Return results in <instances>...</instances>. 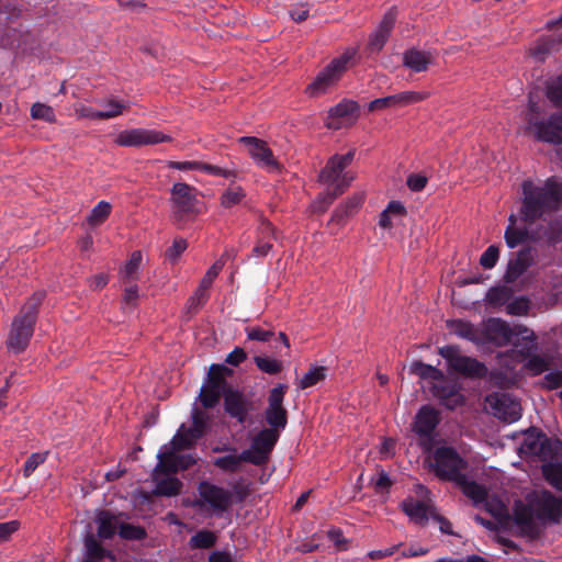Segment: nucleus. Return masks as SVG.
<instances>
[{"instance_id":"obj_1","label":"nucleus","mask_w":562,"mask_h":562,"mask_svg":"<svg viewBox=\"0 0 562 562\" xmlns=\"http://www.w3.org/2000/svg\"><path fill=\"white\" fill-rule=\"evenodd\" d=\"M562 516V501L548 491H540L528 497L527 503L517 502L514 521L520 532L537 538L546 522H558Z\"/></svg>"},{"instance_id":"obj_2","label":"nucleus","mask_w":562,"mask_h":562,"mask_svg":"<svg viewBox=\"0 0 562 562\" xmlns=\"http://www.w3.org/2000/svg\"><path fill=\"white\" fill-rule=\"evenodd\" d=\"M521 217L526 223H533L547 212L558 209L562 201V183L551 178L543 186H535L530 180L521 184Z\"/></svg>"},{"instance_id":"obj_3","label":"nucleus","mask_w":562,"mask_h":562,"mask_svg":"<svg viewBox=\"0 0 562 562\" xmlns=\"http://www.w3.org/2000/svg\"><path fill=\"white\" fill-rule=\"evenodd\" d=\"M521 453L538 457L542 464L546 480L557 490L562 491V442L548 439L544 435L528 436L520 446Z\"/></svg>"},{"instance_id":"obj_4","label":"nucleus","mask_w":562,"mask_h":562,"mask_svg":"<svg viewBox=\"0 0 562 562\" xmlns=\"http://www.w3.org/2000/svg\"><path fill=\"white\" fill-rule=\"evenodd\" d=\"M44 296L45 294L43 292L34 293L25 302L20 314L13 319L7 340L8 349L19 353L27 347L34 331L37 311Z\"/></svg>"},{"instance_id":"obj_5","label":"nucleus","mask_w":562,"mask_h":562,"mask_svg":"<svg viewBox=\"0 0 562 562\" xmlns=\"http://www.w3.org/2000/svg\"><path fill=\"white\" fill-rule=\"evenodd\" d=\"M355 150L344 155L331 156L318 175V181L326 187H335L345 191L355 180L356 175L347 170L355 159Z\"/></svg>"},{"instance_id":"obj_6","label":"nucleus","mask_w":562,"mask_h":562,"mask_svg":"<svg viewBox=\"0 0 562 562\" xmlns=\"http://www.w3.org/2000/svg\"><path fill=\"white\" fill-rule=\"evenodd\" d=\"M355 54V49H348L339 57L334 58L306 87V94L311 98H317L326 93L333 86L338 82L341 75L346 71L348 63L351 60Z\"/></svg>"},{"instance_id":"obj_7","label":"nucleus","mask_w":562,"mask_h":562,"mask_svg":"<svg viewBox=\"0 0 562 562\" xmlns=\"http://www.w3.org/2000/svg\"><path fill=\"white\" fill-rule=\"evenodd\" d=\"M233 370L224 364H212L207 376L201 386L199 400L204 408L215 407L222 395L231 390L227 387L226 376L232 375Z\"/></svg>"},{"instance_id":"obj_8","label":"nucleus","mask_w":562,"mask_h":562,"mask_svg":"<svg viewBox=\"0 0 562 562\" xmlns=\"http://www.w3.org/2000/svg\"><path fill=\"white\" fill-rule=\"evenodd\" d=\"M431 470L443 481L456 482L461 479L467 462L451 447H439L432 453Z\"/></svg>"},{"instance_id":"obj_9","label":"nucleus","mask_w":562,"mask_h":562,"mask_svg":"<svg viewBox=\"0 0 562 562\" xmlns=\"http://www.w3.org/2000/svg\"><path fill=\"white\" fill-rule=\"evenodd\" d=\"M439 355L447 360L449 369L464 376L483 378L487 373V368L484 363L461 355L457 346H443L439 348Z\"/></svg>"},{"instance_id":"obj_10","label":"nucleus","mask_w":562,"mask_h":562,"mask_svg":"<svg viewBox=\"0 0 562 562\" xmlns=\"http://www.w3.org/2000/svg\"><path fill=\"white\" fill-rule=\"evenodd\" d=\"M529 110L528 130L533 133L535 137L550 144H562V113L552 114L547 121H537L533 117L537 104L530 101Z\"/></svg>"},{"instance_id":"obj_11","label":"nucleus","mask_w":562,"mask_h":562,"mask_svg":"<svg viewBox=\"0 0 562 562\" xmlns=\"http://www.w3.org/2000/svg\"><path fill=\"white\" fill-rule=\"evenodd\" d=\"M171 207L178 221L199 213L198 190L184 182H177L171 188Z\"/></svg>"},{"instance_id":"obj_12","label":"nucleus","mask_w":562,"mask_h":562,"mask_svg":"<svg viewBox=\"0 0 562 562\" xmlns=\"http://www.w3.org/2000/svg\"><path fill=\"white\" fill-rule=\"evenodd\" d=\"M280 437V430L274 428L261 429L251 440L249 449L244 450V457L254 465L268 462L270 453Z\"/></svg>"},{"instance_id":"obj_13","label":"nucleus","mask_w":562,"mask_h":562,"mask_svg":"<svg viewBox=\"0 0 562 562\" xmlns=\"http://www.w3.org/2000/svg\"><path fill=\"white\" fill-rule=\"evenodd\" d=\"M171 140L172 137L170 135H167L160 131L136 127L121 131L116 135L114 143L124 147H140L160 143H169Z\"/></svg>"},{"instance_id":"obj_14","label":"nucleus","mask_w":562,"mask_h":562,"mask_svg":"<svg viewBox=\"0 0 562 562\" xmlns=\"http://www.w3.org/2000/svg\"><path fill=\"white\" fill-rule=\"evenodd\" d=\"M288 391L286 384H278L268 396V407L265 412L267 423L271 428L282 430L288 424V412L283 406L284 395Z\"/></svg>"},{"instance_id":"obj_15","label":"nucleus","mask_w":562,"mask_h":562,"mask_svg":"<svg viewBox=\"0 0 562 562\" xmlns=\"http://www.w3.org/2000/svg\"><path fill=\"white\" fill-rule=\"evenodd\" d=\"M178 452L179 451H173L169 448H165L158 452V463L153 472L155 480H157L159 474L177 473L196 463V460L191 454H179Z\"/></svg>"},{"instance_id":"obj_16","label":"nucleus","mask_w":562,"mask_h":562,"mask_svg":"<svg viewBox=\"0 0 562 562\" xmlns=\"http://www.w3.org/2000/svg\"><path fill=\"white\" fill-rule=\"evenodd\" d=\"M238 140L247 146L248 154L259 167L271 172L280 169L278 160L265 140L252 136H244Z\"/></svg>"},{"instance_id":"obj_17","label":"nucleus","mask_w":562,"mask_h":562,"mask_svg":"<svg viewBox=\"0 0 562 562\" xmlns=\"http://www.w3.org/2000/svg\"><path fill=\"white\" fill-rule=\"evenodd\" d=\"M430 95L427 91H402L396 94L375 99L368 105L369 111H376L386 108H404L428 99Z\"/></svg>"},{"instance_id":"obj_18","label":"nucleus","mask_w":562,"mask_h":562,"mask_svg":"<svg viewBox=\"0 0 562 562\" xmlns=\"http://www.w3.org/2000/svg\"><path fill=\"white\" fill-rule=\"evenodd\" d=\"M199 495L203 503L207 504L214 512H225L232 503V494L229 491L203 481L198 487Z\"/></svg>"},{"instance_id":"obj_19","label":"nucleus","mask_w":562,"mask_h":562,"mask_svg":"<svg viewBox=\"0 0 562 562\" xmlns=\"http://www.w3.org/2000/svg\"><path fill=\"white\" fill-rule=\"evenodd\" d=\"M486 401L492 407L493 414L506 423H514L521 416L520 403L507 394L490 395Z\"/></svg>"},{"instance_id":"obj_20","label":"nucleus","mask_w":562,"mask_h":562,"mask_svg":"<svg viewBox=\"0 0 562 562\" xmlns=\"http://www.w3.org/2000/svg\"><path fill=\"white\" fill-rule=\"evenodd\" d=\"M514 335V329L499 318H490L484 324L483 338L496 346H506Z\"/></svg>"},{"instance_id":"obj_21","label":"nucleus","mask_w":562,"mask_h":562,"mask_svg":"<svg viewBox=\"0 0 562 562\" xmlns=\"http://www.w3.org/2000/svg\"><path fill=\"white\" fill-rule=\"evenodd\" d=\"M224 406L226 413L239 423H244L252 409L251 402L243 393L232 389L225 393Z\"/></svg>"},{"instance_id":"obj_22","label":"nucleus","mask_w":562,"mask_h":562,"mask_svg":"<svg viewBox=\"0 0 562 562\" xmlns=\"http://www.w3.org/2000/svg\"><path fill=\"white\" fill-rule=\"evenodd\" d=\"M359 105L356 101L345 99L328 110L326 126L330 130L342 127L341 120H356Z\"/></svg>"},{"instance_id":"obj_23","label":"nucleus","mask_w":562,"mask_h":562,"mask_svg":"<svg viewBox=\"0 0 562 562\" xmlns=\"http://www.w3.org/2000/svg\"><path fill=\"white\" fill-rule=\"evenodd\" d=\"M395 20L396 12L393 9L384 14L378 29L370 36L368 49L371 53H379L383 48L394 27Z\"/></svg>"},{"instance_id":"obj_24","label":"nucleus","mask_w":562,"mask_h":562,"mask_svg":"<svg viewBox=\"0 0 562 562\" xmlns=\"http://www.w3.org/2000/svg\"><path fill=\"white\" fill-rule=\"evenodd\" d=\"M439 413L429 405L420 407L415 416L413 430L420 437H429L439 424Z\"/></svg>"},{"instance_id":"obj_25","label":"nucleus","mask_w":562,"mask_h":562,"mask_svg":"<svg viewBox=\"0 0 562 562\" xmlns=\"http://www.w3.org/2000/svg\"><path fill=\"white\" fill-rule=\"evenodd\" d=\"M438 382L432 386V394L440 400L442 405L449 409H454L463 404L464 397L456 384L447 383L445 379Z\"/></svg>"},{"instance_id":"obj_26","label":"nucleus","mask_w":562,"mask_h":562,"mask_svg":"<svg viewBox=\"0 0 562 562\" xmlns=\"http://www.w3.org/2000/svg\"><path fill=\"white\" fill-rule=\"evenodd\" d=\"M435 56L431 52L411 48L403 54V65L414 72H424L434 63Z\"/></svg>"},{"instance_id":"obj_27","label":"nucleus","mask_w":562,"mask_h":562,"mask_svg":"<svg viewBox=\"0 0 562 562\" xmlns=\"http://www.w3.org/2000/svg\"><path fill=\"white\" fill-rule=\"evenodd\" d=\"M363 200L364 196L361 193L353 194L352 196L347 199L344 203H341L335 209L330 217V223H336L338 225L345 224L347 218L357 213V211L362 205Z\"/></svg>"},{"instance_id":"obj_28","label":"nucleus","mask_w":562,"mask_h":562,"mask_svg":"<svg viewBox=\"0 0 562 562\" xmlns=\"http://www.w3.org/2000/svg\"><path fill=\"white\" fill-rule=\"evenodd\" d=\"M404 513L418 525H426L431 518V513H436L435 508L419 501L407 499L402 503Z\"/></svg>"},{"instance_id":"obj_29","label":"nucleus","mask_w":562,"mask_h":562,"mask_svg":"<svg viewBox=\"0 0 562 562\" xmlns=\"http://www.w3.org/2000/svg\"><path fill=\"white\" fill-rule=\"evenodd\" d=\"M531 265V257L528 250H521L517 256L509 260L504 279L506 282H515L524 274Z\"/></svg>"},{"instance_id":"obj_30","label":"nucleus","mask_w":562,"mask_h":562,"mask_svg":"<svg viewBox=\"0 0 562 562\" xmlns=\"http://www.w3.org/2000/svg\"><path fill=\"white\" fill-rule=\"evenodd\" d=\"M447 327L453 335L473 341L479 342L482 340L480 330L470 322L462 319L447 321Z\"/></svg>"},{"instance_id":"obj_31","label":"nucleus","mask_w":562,"mask_h":562,"mask_svg":"<svg viewBox=\"0 0 562 562\" xmlns=\"http://www.w3.org/2000/svg\"><path fill=\"white\" fill-rule=\"evenodd\" d=\"M454 483L461 488L465 496L472 499L475 505H481L486 502V488L474 481L468 480L464 474H462L461 479L457 480Z\"/></svg>"},{"instance_id":"obj_32","label":"nucleus","mask_w":562,"mask_h":562,"mask_svg":"<svg viewBox=\"0 0 562 562\" xmlns=\"http://www.w3.org/2000/svg\"><path fill=\"white\" fill-rule=\"evenodd\" d=\"M98 536L103 539H110L114 536L116 529H120V522L115 515L108 510H102L97 516Z\"/></svg>"},{"instance_id":"obj_33","label":"nucleus","mask_w":562,"mask_h":562,"mask_svg":"<svg viewBox=\"0 0 562 562\" xmlns=\"http://www.w3.org/2000/svg\"><path fill=\"white\" fill-rule=\"evenodd\" d=\"M142 252L136 250L132 252L130 260L122 268L120 274L124 284L135 283L139 278V268L142 265Z\"/></svg>"},{"instance_id":"obj_34","label":"nucleus","mask_w":562,"mask_h":562,"mask_svg":"<svg viewBox=\"0 0 562 562\" xmlns=\"http://www.w3.org/2000/svg\"><path fill=\"white\" fill-rule=\"evenodd\" d=\"M558 40L553 36L539 38L529 49L530 55L537 61H543L546 57L557 49Z\"/></svg>"},{"instance_id":"obj_35","label":"nucleus","mask_w":562,"mask_h":562,"mask_svg":"<svg viewBox=\"0 0 562 562\" xmlns=\"http://www.w3.org/2000/svg\"><path fill=\"white\" fill-rule=\"evenodd\" d=\"M327 375V368L323 366H312L308 371L299 380L297 387L305 390L324 381Z\"/></svg>"},{"instance_id":"obj_36","label":"nucleus","mask_w":562,"mask_h":562,"mask_svg":"<svg viewBox=\"0 0 562 562\" xmlns=\"http://www.w3.org/2000/svg\"><path fill=\"white\" fill-rule=\"evenodd\" d=\"M246 191L240 186H229L220 196L221 206L231 209L246 199Z\"/></svg>"},{"instance_id":"obj_37","label":"nucleus","mask_w":562,"mask_h":562,"mask_svg":"<svg viewBox=\"0 0 562 562\" xmlns=\"http://www.w3.org/2000/svg\"><path fill=\"white\" fill-rule=\"evenodd\" d=\"M344 192L335 187H326L325 192L321 193L312 203L313 211L317 213L326 212L329 205Z\"/></svg>"},{"instance_id":"obj_38","label":"nucleus","mask_w":562,"mask_h":562,"mask_svg":"<svg viewBox=\"0 0 562 562\" xmlns=\"http://www.w3.org/2000/svg\"><path fill=\"white\" fill-rule=\"evenodd\" d=\"M406 210L404 205L398 201H391L386 209L382 211L379 218V225L382 228H392V218L395 216H403L405 215Z\"/></svg>"},{"instance_id":"obj_39","label":"nucleus","mask_w":562,"mask_h":562,"mask_svg":"<svg viewBox=\"0 0 562 562\" xmlns=\"http://www.w3.org/2000/svg\"><path fill=\"white\" fill-rule=\"evenodd\" d=\"M411 372L413 374L418 375L422 379H430L434 381H441L443 380V373L436 367H432L430 364H426L422 361H414L411 364Z\"/></svg>"},{"instance_id":"obj_40","label":"nucleus","mask_w":562,"mask_h":562,"mask_svg":"<svg viewBox=\"0 0 562 562\" xmlns=\"http://www.w3.org/2000/svg\"><path fill=\"white\" fill-rule=\"evenodd\" d=\"M241 462H248V459L244 457V451L239 454H227L224 457L216 458L213 464L218 469L226 472H236Z\"/></svg>"},{"instance_id":"obj_41","label":"nucleus","mask_w":562,"mask_h":562,"mask_svg":"<svg viewBox=\"0 0 562 562\" xmlns=\"http://www.w3.org/2000/svg\"><path fill=\"white\" fill-rule=\"evenodd\" d=\"M112 206L106 201H100L90 212L87 217V223L92 226L103 224L111 214Z\"/></svg>"},{"instance_id":"obj_42","label":"nucleus","mask_w":562,"mask_h":562,"mask_svg":"<svg viewBox=\"0 0 562 562\" xmlns=\"http://www.w3.org/2000/svg\"><path fill=\"white\" fill-rule=\"evenodd\" d=\"M182 482L177 477L157 481L155 493L162 496H176L181 492Z\"/></svg>"},{"instance_id":"obj_43","label":"nucleus","mask_w":562,"mask_h":562,"mask_svg":"<svg viewBox=\"0 0 562 562\" xmlns=\"http://www.w3.org/2000/svg\"><path fill=\"white\" fill-rule=\"evenodd\" d=\"M210 416L206 412L199 408H194L192 413V427L189 428V432L193 437L200 438L205 432Z\"/></svg>"},{"instance_id":"obj_44","label":"nucleus","mask_w":562,"mask_h":562,"mask_svg":"<svg viewBox=\"0 0 562 562\" xmlns=\"http://www.w3.org/2000/svg\"><path fill=\"white\" fill-rule=\"evenodd\" d=\"M196 439L198 438L193 437L192 434L189 432V429L186 432H177L170 443L165 445L160 450H164L165 448L172 449L173 451L190 449Z\"/></svg>"},{"instance_id":"obj_45","label":"nucleus","mask_w":562,"mask_h":562,"mask_svg":"<svg viewBox=\"0 0 562 562\" xmlns=\"http://www.w3.org/2000/svg\"><path fill=\"white\" fill-rule=\"evenodd\" d=\"M198 170H201L203 172H206L209 175L215 176V177H223L226 179H235L237 177V169L236 168H226V167H220L205 162H198Z\"/></svg>"},{"instance_id":"obj_46","label":"nucleus","mask_w":562,"mask_h":562,"mask_svg":"<svg viewBox=\"0 0 562 562\" xmlns=\"http://www.w3.org/2000/svg\"><path fill=\"white\" fill-rule=\"evenodd\" d=\"M254 361L257 368L267 374H278L282 371V361L269 357L256 356Z\"/></svg>"},{"instance_id":"obj_47","label":"nucleus","mask_w":562,"mask_h":562,"mask_svg":"<svg viewBox=\"0 0 562 562\" xmlns=\"http://www.w3.org/2000/svg\"><path fill=\"white\" fill-rule=\"evenodd\" d=\"M225 255H223L220 259H217L206 271L202 280L200 281L199 286L207 291V289L212 285L213 281L216 279L218 273L222 271V269L225 266Z\"/></svg>"},{"instance_id":"obj_48","label":"nucleus","mask_w":562,"mask_h":562,"mask_svg":"<svg viewBox=\"0 0 562 562\" xmlns=\"http://www.w3.org/2000/svg\"><path fill=\"white\" fill-rule=\"evenodd\" d=\"M31 116L34 120H43L48 123L56 122V115L52 106L36 102L31 108Z\"/></svg>"},{"instance_id":"obj_49","label":"nucleus","mask_w":562,"mask_h":562,"mask_svg":"<svg viewBox=\"0 0 562 562\" xmlns=\"http://www.w3.org/2000/svg\"><path fill=\"white\" fill-rule=\"evenodd\" d=\"M546 94L554 106L562 108V76L548 83Z\"/></svg>"},{"instance_id":"obj_50","label":"nucleus","mask_w":562,"mask_h":562,"mask_svg":"<svg viewBox=\"0 0 562 562\" xmlns=\"http://www.w3.org/2000/svg\"><path fill=\"white\" fill-rule=\"evenodd\" d=\"M216 537L212 531L202 530L196 532L190 540L191 547L207 549L214 546Z\"/></svg>"},{"instance_id":"obj_51","label":"nucleus","mask_w":562,"mask_h":562,"mask_svg":"<svg viewBox=\"0 0 562 562\" xmlns=\"http://www.w3.org/2000/svg\"><path fill=\"white\" fill-rule=\"evenodd\" d=\"M247 338L249 340H256L261 342L269 341L274 333L271 329H263L259 326H248L245 328Z\"/></svg>"},{"instance_id":"obj_52","label":"nucleus","mask_w":562,"mask_h":562,"mask_svg":"<svg viewBox=\"0 0 562 562\" xmlns=\"http://www.w3.org/2000/svg\"><path fill=\"white\" fill-rule=\"evenodd\" d=\"M527 236L526 231L517 229L515 227L508 226L505 231V241L509 248H515L519 244L524 243Z\"/></svg>"},{"instance_id":"obj_53","label":"nucleus","mask_w":562,"mask_h":562,"mask_svg":"<svg viewBox=\"0 0 562 562\" xmlns=\"http://www.w3.org/2000/svg\"><path fill=\"white\" fill-rule=\"evenodd\" d=\"M529 311V300L526 297H517L506 305V312L509 315L522 316Z\"/></svg>"},{"instance_id":"obj_54","label":"nucleus","mask_w":562,"mask_h":562,"mask_svg":"<svg viewBox=\"0 0 562 562\" xmlns=\"http://www.w3.org/2000/svg\"><path fill=\"white\" fill-rule=\"evenodd\" d=\"M188 243L183 238H176L172 241V245L166 250L165 257L170 262H176L180 256L183 254V251L187 249Z\"/></svg>"},{"instance_id":"obj_55","label":"nucleus","mask_w":562,"mask_h":562,"mask_svg":"<svg viewBox=\"0 0 562 562\" xmlns=\"http://www.w3.org/2000/svg\"><path fill=\"white\" fill-rule=\"evenodd\" d=\"M509 292L505 288H492L486 294V302L491 305L499 306L506 303Z\"/></svg>"},{"instance_id":"obj_56","label":"nucleus","mask_w":562,"mask_h":562,"mask_svg":"<svg viewBox=\"0 0 562 562\" xmlns=\"http://www.w3.org/2000/svg\"><path fill=\"white\" fill-rule=\"evenodd\" d=\"M46 453H32L24 463L23 467V475L24 477H29L32 473L37 469L38 465L45 462Z\"/></svg>"},{"instance_id":"obj_57","label":"nucleus","mask_w":562,"mask_h":562,"mask_svg":"<svg viewBox=\"0 0 562 562\" xmlns=\"http://www.w3.org/2000/svg\"><path fill=\"white\" fill-rule=\"evenodd\" d=\"M207 297V291L199 286L193 293V295L188 300V310L190 312L195 313L200 307H202L205 304Z\"/></svg>"},{"instance_id":"obj_58","label":"nucleus","mask_w":562,"mask_h":562,"mask_svg":"<svg viewBox=\"0 0 562 562\" xmlns=\"http://www.w3.org/2000/svg\"><path fill=\"white\" fill-rule=\"evenodd\" d=\"M499 257V249L495 245H491L481 256L480 265L485 269H492Z\"/></svg>"},{"instance_id":"obj_59","label":"nucleus","mask_w":562,"mask_h":562,"mask_svg":"<svg viewBox=\"0 0 562 562\" xmlns=\"http://www.w3.org/2000/svg\"><path fill=\"white\" fill-rule=\"evenodd\" d=\"M119 533L124 539L140 540L145 537V530L128 524L120 525Z\"/></svg>"},{"instance_id":"obj_60","label":"nucleus","mask_w":562,"mask_h":562,"mask_svg":"<svg viewBox=\"0 0 562 562\" xmlns=\"http://www.w3.org/2000/svg\"><path fill=\"white\" fill-rule=\"evenodd\" d=\"M85 546L91 559H102L105 555L104 549L92 535L86 538Z\"/></svg>"},{"instance_id":"obj_61","label":"nucleus","mask_w":562,"mask_h":562,"mask_svg":"<svg viewBox=\"0 0 562 562\" xmlns=\"http://www.w3.org/2000/svg\"><path fill=\"white\" fill-rule=\"evenodd\" d=\"M75 113L79 119H92V120H103L106 116H110L111 113H101L100 111H95L90 106L86 105H77L75 108Z\"/></svg>"},{"instance_id":"obj_62","label":"nucleus","mask_w":562,"mask_h":562,"mask_svg":"<svg viewBox=\"0 0 562 562\" xmlns=\"http://www.w3.org/2000/svg\"><path fill=\"white\" fill-rule=\"evenodd\" d=\"M526 368L533 374H540L549 369V362L540 356H532L528 359Z\"/></svg>"},{"instance_id":"obj_63","label":"nucleus","mask_w":562,"mask_h":562,"mask_svg":"<svg viewBox=\"0 0 562 562\" xmlns=\"http://www.w3.org/2000/svg\"><path fill=\"white\" fill-rule=\"evenodd\" d=\"M138 286L136 283L125 284L123 304L125 307H135L138 301Z\"/></svg>"},{"instance_id":"obj_64","label":"nucleus","mask_w":562,"mask_h":562,"mask_svg":"<svg viewBox=\"0 0 562 562\" xmlns=\"http://www.w3.org/2000/svg\"><path fill=\"white\" fill-rule=\"evenodd\" d=\"M543 386L549 390H554L562 386V372L561 371H552L544 375L543 378Z\"/></svg>"}]
</instances>
